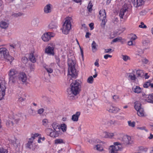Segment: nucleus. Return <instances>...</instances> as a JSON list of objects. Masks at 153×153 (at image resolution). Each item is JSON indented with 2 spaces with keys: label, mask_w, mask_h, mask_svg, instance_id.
<instances>
[{
  "label": "nucleus",
  "mask_w": 153,
  "mask_h": 153,
  "mask_svg": "<svg viewBox=\"0 0 153 153\" xmlns=\"http://www.w3.org/2000/svg\"><path fill=\"white\" fill-rule=\"evenodd\" d=\"M70 88L68 89V97L70 100H75L76 96L79 94L80 90L81 85L80 82L75 80L70 85Z\"/></svg>",
  "instance_id": "nucleus-1"
},
{
  "label": "nucleus",
  "mask_w": 153,
  "mask_h": 153,
  "mask_svg": "<svg viewBox=\"0 0 153 153\" xmlns=\"http://www.w3.org/2000/svg\"><path fill=\"white\" fill-rule=\"evenodd\" d=\"M0 58L5 59L9 61L10 64L14 59L13 57L9 55L8 51L5 48H0Z\"/></svg>",
  "instance_id": "nucleus-2"
},
{
  "label": "nucleus",
  "mask_w": 153,
  "mask_h": 153,
  "mask_svg": "<svg viewBox=\"0 0 153 153\" xmlns=\"http://www.w3.org/2000/svg\"><path fill=\"white\" fill-rule=\"evenodd\" d=\"M72 21L71 17H67L66 20L63 25L62 30L63 33L67 34L68 33L69 30L71 28V22Z\"/></svg>",
  "instance_id": "nucleus-3"
},
{
  "label": "nucleus",
  "mask_w": 153,
  "mask_h": 153,
  "mask_svg": "<svg viewBox=\"0 0 153 153\" xmlns=\"http://www.w3.org/2000/svg\"><path fill=\"white\" fill-rule=\"evenodd\" d=\"M68 64L69 66L68 71L71 73L70 74L72 77L76 76L77 73L75 68V63L74 61L70 58H68Z\"/></svg>",
  "instance_id": "nucleus-4"
},
{
  "label": "nucleus",
  "mask_w": 153,
  "mask_h": 153,
  "mask_svg": "<svg viewBox=\"0 0 153 153\" xmlns=\"http://www.w3.org/2000/svg\"><path fill=\"white\" fill-rule=\"evenodd\" d=\"M121 149L120 143L118 142H115L113 145L111 146L109 148L110 153H118V151Z\"/></svg>",
  "instance_id": "nucleus-5"
},
{
  "label": "nucleus",
  "mask_w": 153,
  "mask_h": 153,
  "mask_svg": "<svg viewBox=\"0 0 153 153\" xmlns=\"http://www.w3.org/2000/svg\"><path fill=\"white\" fill-rule=\"evenodd\" d=\"M6 88L5 81L0 80V100L3 99L5 95Z\"/></svg>",
  "instance_id": "nucleus-6"
},
{
  "label": "nucleus",
  "mask_w": 153,
  "mask_h": 153,
  "mask_svg": "<svg viewBox=\"0 0 153 153\" xmlns=\"http://www.w3.org/2000/svg\"><path fill=\"white\" fill-rule=\"evenodd\" d=\"M54 47L53 43L50 44V45L48 46L45 48V53L49 55H54Z\"/></svg>",
  "instance_id": "nucleus-7"
},
{
  "label": "nucleus",
  "mask_w": 153,
  "mask_h": 153,
  "mask_svg": "<svg viewBox=\"0 0 153 153\" xmlns=\"http://www.w3.org/2000/svg\"><path fill=\"white\" fill-rule=\"evenodd\" d=\"M99 14L101 17L103 16V18L102 20V22L101 23V26L104 27L107 21L106 19V14L105 10H100L99 12Z\"/></svg>",
  "instance_id": "nucleus-8"
},
{
  "label": "nucleus",
  "mask_w": 153,
  "mask_h": 153,
  "mask_svg": "<svg viewBox=\"0 0 153 153\" xmlns=\"http://www.w3.org/2000/svg\"><path fill=\"white\" fill-rule=\"evenodd\" d=\"M46 131L47 133H49V135L52 137H58V132L54 131L52 129L50 128H47L46 129Z\"/></svg>",
  "instance_id": "nucleus-9"
},
{
  "label": "nucleus",
  "mask_w": 153,
  "mask_h": 153,
  "mask_svg": "<svg viewBox=\"0 0 153 153\" xmlns=\"http://www.w3.org/2000/svg\"><path fill=\"white\" fill-rule=\"evenodd\" d=\"M123 143L126 145H129L132 143L131 137L127 135L123 137Z\"/></svg>",
  "instance_id": "nucleus-10"
},
{
  "label": "nucleus",
  "mask_w": 153,
  "mask_h": 153,
  "mask_svg": "<svg viewBox=\"0 0 153 153\" xmlns=\"http://www.w3.org/2000/svg\"><path fill=\"white\" fill-rule=\"evenodd\" d=\"M53 37L51 35L50 32L45 33L42 36V38L43 40L45 42H48L51 39V37Z\"/></svg>",
  "instance_id": "nucleus-11"
},
{
  "label": "nucleus",
  "mask_w": 153,
  "mask_h": 153,
  "mask_svg": "<svg viewBox=\"0 0 153 153\" xmlns=\"http://www.w3.org/2000/svg\"><path fill=\"white\" fill-rule=\"evenodd\" d=\"M120 109L116 107L113 106H111L107 109L109 112L111 113H116L118 112Z\"/></svg>",
  "instance_id": "nucleus-12"
},
{
  "label": "nucleus",
  "mask_w": 153,
  "mask_h": 153,
  "mask_svg": "<svg viewBox=\"0 0 153 153\" xmlns=\"http://www.w3.org/2000/svg\"><path fill=\"white\" fill-rule=\"evenodd\" d=\"M19 76V80L23 82H25L27 80V77L26 74L24 72L20 73Z\"/></svg>",
  "instance_id": "nucleus-13"
},
{
  "label": "nucleus",
  "mask_w": 153,
  "mask_h": 153,
  "mask_svg": "<svg viewBox=\"0 0 153 153\" xmlns=\"http://www.w3.org/2000/svg\"><path fill=\"white\" fill-rule=\"evenodd\" d=\"M52 5L51 4H49L45 6L44 9V11L45 13H48L51 12Z\"/></svg>",
  "instance_id": "nucleus-14"
},
{
  "label": "nucleus",
  "mask_w": 153,
  "mask_h": 153,
  "mask_svg": "<svg viewBox=\"0 0 153 153\" xmlns=\"http://www.w3.org/2000/svg\"><path fill=\"white\" fill-rule=\"evenodd\" d=\"M8 75L9 76H16L17 77L18 72L14 69H12L10 70L9 72Z\"/></svg>",
  "instance_id": "nucleus-15"
},
{
  "label": "nucleus",
  "mask_w": 153,
  "mask_h": 153,
  "mask_svg": "<svg viewBox=\"0 0 153 153\" xmlns=\"http://www.w3.org/2000/svg\"><path fill=\"white\" fill-rule=\"evenodd\" d=\"M9 23L8 21H2L0 23V26L1 28L6 29L8 26Z\"/></svg>",
  "instance_id": "nucleus-16"
},
{
  "label": "nucleus",
  "mask_w": 153,
  "mask_h": 153,
  "mask_svg": "<svg viewBox=\"0 0 153 153\" xmlns=\"http://www.w3.org/2000/svg\"><path fill=\"white\" fill-rule=\"evenodd\" d=\"M80 114V112H76L75 114H74L72 116L71 120L73 121H77Z\"/></svg>",
  "instance_id": "nucleus-17"
},
{
  "label": "nucleus",
  "mask_w": 153,
  "mask_h": 153,
  "mask_svg": "<svg viewBox=\"0 0 153 153\" xmlns=\"http://www.w3.org/2000/svg\"><path fill=\"white\" fill-rule=\"evenodd\" d=\"M54 130L57 132H59L60 130V126L56 123H53L52 125Z\"/></svg>",
  "instance_id": "nucleus-18"
},
{
  "label": "nucleus",
  "mask_w": 153,
  "mask_h": 153,
  "mask_svg": "<svg viewBox=\"0 0 153 153\" xmlns=\"http://www.w3.org/2000/svg\"><path fill=\"white\" fill-rule=\"evenodd\" d=\"M128 11L127 8H123L121 9L120 12L119 14L120 17L121 19H123V16Z\"/></svg>",
  "instance_id": "nucleus-19"
},
{
  "label": "nucleus",
  "mask_w": 153,
  "mask_h": 153,
  "mask_svg": "<svg viewBox=\"0 0 153 153\" xmlns=\"http://www.w3.org/2000/svg\"><path fill=\"white\" fill-rule=\"evenodd\" d=\"M132 91L135 93H139L141 91V89L139 86H135L133 87Z\"/></svg>",
  "instance_id": "nucleus-20"
},
{
  "label": "nucleus",
  "mask_w": 153,
  "mask_h": 153,
  "mask_svg": "<svg viewBox=\"0 0 153 153\" xmlns=\"http://www.w3.org/2000/svg\"><path fill=\"white\" fill-rule=\"evenodd\" d=\"M9 82L11 84H14L16 82L17 77L16 76H9Z\"/></svg>",
  "instance_id": "nucleus-21"
},
{
  "label": "nucleus",
  "mask_w": 153,
  "mask_h": 153,
  "mask_svg": "<svg viewBox=\"0 0 153 153\" xmlns=\"http://www.w3.org/2000/svg\"><path fill=\"white\" fill-rule=\"evenodd\" d=\"M39 20L37 18L33 19L32 21L31 24L33 26H37L39 23Z\"/></svg>",
  "instance_id": "nucleus-22"
},
{
  "label": "nucleus",
  "mask_w": 153,
  "mask_h": 153,
  "mask_svg": "<svg viewBox=\"0 0 153 153\" xmlns=\"http://www.w3.org/2000/svg\"><path fill=\"white\" fill-rule=\"evenodd\" d=\"M48 27L50 29H56L57 27V26L56 23L54 22H52L48 25Z\"/></svg>",
  "instance_id": "nucleus-23"
},
{
  "label": "nucleus",
  "mask_w": 153,
  "mask_h": 153,
  "mask_svg": "<svg viewBox=\"0 0 153 153\" xmlns=\"http://www.w3.org/2000/svg\"><path fill=\"white\" fill-rule=\"evenodd\" d=\"M134 108L136 111L138 110L139 108H142L141 107V104L139 102L137 101L135 102H134Z\"/></svg>",
  "instance_id": "nucleus-24"
},
{
  "label": "nucleus",
  "mask_w": 153,
  "mask_h": 153,
  "mask_svg": "<svg viewBox=\"0 0 153 153\" xmlns=\"http://www.w3.org/2000/svg\"><path fill=\"white\" fill-rule=\"evenodd\" d=\"M136 74L137 75V77H143L144 76V73L143 71L142 70H138L136 72Z\"/></svg>",
  "instance_id": "nucleus-25"
},
{
  "label": "nucleus",
  "mask_w": 153,
  "mask_h": 153,
  "mask_svg": "<svg viewBox=\"0 0 153 153\" xmlns=\"http://www.w3.org/2000/svg\"><path fill=\"white\" fill-rule=\"evenodd\" d=\"M137 114L139 116H143L144 115L143 110L142 108H139L138 110H137Z\"/></svg>",
  "instance_id": "nucleus-26"
},
{
  "label": "nucleus",
  "mask_w": 153,
  "mask_h": 153,
  "mask_svg": "<svg viewBox=\"0 0 153 153\" xmlns=\"http://www.w3.org/2000/svg\"><path fill=\"white\" fill-rule=\"evenodd\" d=\"M29 59L33 63H35L36 61V59L33 53H31Z\"/></svg>",
  "instance_id": "nucleus-27"
},
{
  "label": "nucleus",
  "mask_w": 153,
  "mask_h": 153,
  "mask_svg": "<svg viewBox=\"0 0 153 153\" xmlns=\"http://www.w3.org/2000/svg\"><path fill=\"white\" fill-rule=\"evenodd\" d=\"M114 136V134L113 133H111L109 132H105L104 137L105 138H111Z\"/></svg>",
  "instance_id": "nucleus-28"
},
{
  "label": "nucleus",
  "mask_w": 153,
  "mask_h": 153,
  "mask_svg": "<svg viewBox=\"0 0 153 153\" xmlns=\"http://www.w3.org/2000/svg\"><path fill=\"white\" fill-rule=\"evenodd\" d=\"M150 86L151 88H153V84L151 83L150 82H147L143 85V87L145 88H147Z\"/></svg>",
  "instance_id": "nucleus-29"
},
{
  "label": "nucleus",
  "mask_w": 153,
  "mask_h": 153,
  "mask_svg": "<svg viewBox=\"0 0 153 153\" xmlns=\"http://www.w3.org/2000/svg\"><path fill=\"white\" fill-rule=\"evenodd\" d=\"M94 149L99 151H101L103 150L102 147L100 145L98 144L96 145L94 147Z\"/></svg>",
  "instance_id": "nucleus-30"
},
{
  "label": "nucleus",
  "mask_w": 153,
  "mask_h": 153,
  "mask_svg": "<svg viewBox=\"0 0 153 153\" xmlns=\"http://www.w3.org/2000/svg\"><path fill=\"white\" fill-rule=\"evenodd\" d=\"M13 122L10 120H8L6 123V125L8 127H11L13 125Z\"/></svg>",
  "instance_id": "nucleus-31"
},
{
  "label": "nucleus",
  "mask_w": 153,
  "mask_h": 153,
  "mask_svg": "<svg viewBox=\"0 0 153 153\" xmlns=\"http://www.w3.org/2000/svg\"><path fill=\"white\" fill-rule=\"evenodd\" d=\"M93 7V5L91 3V1H90L88 4L87 8L88 10V11L89 12H91L92 10V7Z\"/></svg>",
  "instance_id": "nucleus-32"
},
{
  "label": "nucleus",
  "mask_w": 153,
  "mask_h": 153,
  "mask_svg": "<svg viewBox=\"0 0 153 153\" xmlns=\"http://www.w3.org/2000/svg\"><path fill=\"white\" fill-rule=\"evenodd\" d=\"M142 42L144 46H147L149 45L150 41L148 39H146L143 40Z\"/></svg>",
  "instance_id": "nucleus-33"
},
{
  "label": "nucleus",
  "mask_w": 153,
  "mask_h": 153,
  "mask_svg": "<svg viewBox=\"0 0 153 153\" xmlns=\"http://www.w3.org/2000/svg\"><path fill=\"white\" fill-rule=\"evenodd\" d=\"M44 68L47 72L49 73H51L53 71V69L47 66H44Z\"/></svg>",
  "instance_id": "nucleus-34"
},
{
  "label": "nucleus",
  "mask_w": 153,
  "mask_h": 153,
  "mask_svg": "<svg viewBox=\"0 0 153 153\" xmlns=\"http://www.w3.org/2000/svg\"><path fill=\"white\" fill-rule=\"evenodd\" d=\"M60 129H61L63 132L66 131L67 129L66 125L65 124H62L60 127Z\"/></svg>",
  "instance_id": "nucleus-35"
},
{
  "label": "nucleus",
  "mask_w": 153,
  "mask_h": 153,
  "mask_svg": "<svg viewBox=\"0 0 153 153\" xmlns=\"http://www.w3.org/2000/svg\"><path fill=\"white\" fill-rule=\"evenodd\" d=\"M94 78L92 76H89L87 79V82L88 83L90 84H92L94 81Z\"/></svg>",
  "instance_id": "nucleus-36"
},
{
  "label": "nucleus",
  "mask_w": 153,
  "mask_h": 153,
  "mask_svg": "<svg viewBox=\"0 0 153 153\" xmlns=\"http://www.w3.org/2000/svg\"><path fill=\"white\" fill-rule=\"evenodd\" d=\"M18 117H19V118H16V119L15 120V121L16 123H18L19 120L23 118V116H25L24 114H19L18 115Z\"/></svg>",
  "instance_id": "nucleus-37"
},
{
  "label": "nucleus",
  "mask_w": 153,
  "mask_h": 153,
  "mask_svg": "<svg viewBox=\"0 0 153 153\" xmlns=\"http://www.w3.org/2000/svg\"><path fill=\"white\" fill-rule=\"evenodd\" d=\"M96 45V43L94 41L91 44L92 49L93 52H94V50L95 51L97 50Z\"/></svg>",
  "instance_id": "nucleus-38"
},
{
  "label": "nucleus",
  "mask_w": 153,
  "mask_h": 153,
  "mask_svg": "<svg viewBox=\"0 0 153 153\" xmlns=\"http://www.w3.org/2000/svg\"><path fill=\"white\" fill-rule=\"evenodd\" d=\"M129 77L132 80H135L136 79L135 75L132 73L130 74L129 75Z\"/></svg>",
  "instance_id": "nucleus-39"
},
{
  "label": "nucleus",
  "mask_w": 153,
  "mask_h": 153,
  "mask_svg": "<svg viewBox=\"0 0 153 153\" xmlns=\"http://www.w3.org/2000/svg\"><path fill=\"white\" fill-rule=\"evenodd\" d=\"M48 120L46 119H44L42 120V124L44 126H46L48 125Z\"/></svg>",
  "instance_id": "nucleus-40"
},
{
  "label": "nucleus",
  "mask_w": 153,
  "mask_h": 153,
  "mask_svg": "<svg viewBox=\"0 0 153 153\" xmlns=\"http://www.w3.org/2000/svg\"><path fill=\"white\" fill-rule=\"evenodd\" d=\"M123 59L125 61H127L128 59H130V57L127 56L125 55H122Z\"/></svg>",
  "instance_id": "nucleus-41"
},
{
  "label": "nucleus",
  "mask_w": 153,
  "mask_h": 153,
  "mask_svg": "<svg viewBox=\"0 0 153 153\" xmlns=\"http://www.w3.org/2000/svg\"><path fill=\"white\" fill-rule=\"evenodd\" d=\"M122 39L121 37H117L116 38L112 40L113 42H120Z\"/></svg>",
  "instance_id": "nucleus-42"
},
{
  "label": "nucleus",
  "mask_w": 153,
  "mask_h": 153,
  "mask_svg": "<svg viewBox=\"0 0 153 153\" xmlns=\"http://www.w3.org/2000/svg\"><path fill=\"white\" fill-rule=\"evenodd\" d=\"M113 51V50H112L111 48L105 49L104 50V53H110L111 52H112Z\"/></svg>",
  "instance_id": "nucleus-43"
},
{
  "label": "nucleus",
  "mask_w": 153,
  "mask_h": 153,
  "mask_svg": "<svg viewBox=\"0 0 153 153\" xmlns=\"http://www.w3.org/2000/svg\"><path fill=\"white\" fill-rule=\"evenodd\" d=\"M56 62L57 64V65L60 67V60L59 58L58 57L56 56L55 57Z\"/></svg>",
  "instance_id": "nucleus-44"
},
{
  "label": "nucleus",
  "mask_w": 153,
  "mask_h": 153,
  "mask_svg": "<svg viewBox=\"0 0 153 153\" xmlns=\"http://www.w3.org/2000/svg\"><path fill=\"white\" fill-rule=\"evenodd\" d=\"M22 61L23 63L25 64L27 62L28 60L26 57L24 56L22 58Z\"/></svg>",
  "instance_id": "nucleus-45"
},
{
  "label": "nucleus",
  "mask_w": 153,
  "mask_h": 153,
  "mask_svg": "<svg viewBox=\"0 0 153 153\" xmlns=\"http://www.w3.org/2000/svg\"><path fill=\"white\" fill-rule=\"evenodd\" d=\"M56 144H60L63 143V140L61 139H58L55 140Z\"/></svg>",
  "instance_id": "nucleus-46"
},
{
  "label": "nucleus",
  "mask_w": 153,
  "mask_h": 153,
  "mask_svg": "<svg viewBox=\"0 0 153 153\" xmlns=\"http://www.w3.org/2000/svg\"><path fill=\"white\" fill-rule=\"evenodd\" d=\"M139 27L141 28H146L147 27L146 25H145L144 23L143 22H141L140 25L139 26Z\"/></svg>",
  "instance_id": "nucleus-47"
},
{
  "label": "nucleus",
  "mask_w": 153,
  "mask_h": 153,
  "mask_svg": "<svg viewBox=\"0 0 153 153\" xmlns=\"http://www.w3.org/2000/svg\"><path fill=\"white\" fill-rule=\"evenodd\" d=\"M128 125L130 126L134 127L135 126V123L134 121L131 122V121H128Z\"/></svg>",
  "instance_id": "nucleus-48"
},
{
  "label": "nucleus",
  "mask_w": 153,
  "mask_h": 153,
  "mask_svg": "<svg viewBox=\"0 0 153 153\" xmlns=\"http://www.w3.org/2000/svg\"><path fill=\"white\" fill-rule=\"evenodd\" d=\"M7 151L6 149L2 148H0V153H7Z\"/></svg>",
  "instance_id": "nucleus-49"
},
{
  "label": "nucleus",
  "mask_w": 153,
  "mask_h": 153,
  "mask_svg": "<svg viewBox=\"0 0 153 153\" xmlns=\"http://www.w3.org/2000/svg\"><path fill=\"white\" fill-rule=\"evenodd\" d=\"M22 15V13H15L13 14V16L14 17H18L21 16Z\"/></svg>",
  "instance_id": "nucleus-50"
},
{
  "label": "nucleus",
  "mask_w": 153,
  "mask_h": 153,
  "mask_svg": "<svg viewBox=\"0 0 153 153\" xmlns=\"http://www.w3.org/2000/svg\"><path fill=\"white\" fill-rule=\"evenodd\" d=\"M34 139V137H32L30 138L29 139L28 142L32 144L33 142V141Z\"/></svg>",
  "instance_id": "nucleus-51"
},
{
  "label": "nucleus",
  "mask_w": 153,
  "mask_h": 153,
  "mask_svg": "<svg viewBox=\"0 0 153 153\" xmlns=\"http://www.w3.org/2000/svg\"><path fill=\"white\" fill-rule=\"evenodd\" d=\"M44 111V109L42 108H40L38 110V113L39 114H41Z\"/></svg>",
  "instance_id": "nucleus-52"
},
{
  "label": "nucleus",
  "mask_w": 153,
  "mask_h": 153,
  "mask_svg": "<svg viewBox=\"0 0 153 153\" xmlns=\"http://www.w3.org/2000/svg\"><path fill=\"white\" fill-rule=\"evenodd\" d=\"M112 57V56L111 55L109 54H105L104 56V58L105 59H108V57L111 58Z\"/></svg>",
  "instance_id": "nucleus-53"
},
{
  "label": "nucleus",
  "mask_w": 153,
  "mask_h": 153,
  "mask_svg": "<svg viewBox=\"0 0 153 153\" xmlns=\"http://www.w3.org/2000/svg\"><path fill=\"white\" fill-rule=\"evenodd\" d=\"M94 24L93 23H91L89 24V26L91 28V30H92L94 29Z\"/></svg>",
  "instance_id": "nucleus-54"
},
{
  "label": "nucleus",
  "mask_w": 153,
  "mask_h": 153,
  "mask_svg": "<svg viewBox=\"0 0 153 153\" xmlns=\"http://www.w3.org/2000/svg\"><path fill=\"white\" fill-rule=\"evenodd\" d=\"M32 144L28 142L26 144V146L27 148L29 149H31V146Z\"/></svg>",
  "instance_id": "nucleus-55"
},
{
  "label": "nucleus",
  "mask_w": 153,
  "mask_h": 153,
  "mask_svg": "<svg viewBox=\"0 0 153 153\" xmlns=\"http://www.w3.org/2000/svg\"><path fill=\"white\" fill-rule=\"evenodd\" d=\"M119 98L118 96L117 95H114L113 96V98L114 100H116L117 99Z\"/></svg>",
  "instance_id": "nucleus-56"
},
{
  "label": "nucleus",
  "mask_w": 153,
  "mask_h": 153,
  "mask_svg": "<svg viewBox=\"0 0 153 153\" xmlns=\"http://www.w3.org/2000/svg\"><path fill=\"white\" fill-rule=\"evenodd\" d=\"M98 59H97L96 61V62L94 63V65L95 66H96L97 67H99V65L98 63Z\"/></svg>",
  "instance_id": "nucleus-57"
},
{
  "label": "nucleus",
  "mask_w": 153,
  "mask_h": 153,
  "mask_svg": "<svg viewBox=\"0 0 153 153\" xmlns=\"http://www.w3.org/2000/svg\"><path fill=\"white\" fill-rule=\"evenodd\" d=\"M137 36L135 35H134V37H132L131 38L130 40H132V41L133 40H135L137 39Z\"/></svg>",
  "instance_id": "nucleus-58"
},
{
  "label": "nucleus",
  "mask_w": 153,
  "mask_h": 153,
  "mask_svg": "<svg viewBox=\"0 0 153 153\" xmlns=\"http://www.w3.org/2000/svg\"><path fill=\"white\" fill-rule=\"evenodd\" d=\"M91 35V34L87 32L86 33V34L85 36V37L86 38H89V35Z\"/></svg>",
  "instance_id": "nucleus-59"
},
{
  "label": "nucleus",
  "mask_w": 153,
  "mask_h": 153,
  "mask_svg": "<svg viewBox=\"0 0 153 153\" xmlns=\"http://www.w3.org/2000/svg\"><path fill=\"white\" fill-rule=\"evenodd\" d=\"M30 68L31 71H33L34 69V65H31L30 66Z\"/></svg>",
  "instance_id": "nucleus-60"
},
{
  "label": "nucleus",
  "mask_w": 153,
  "mask_h": 153,
  "mask_svg": "<svg viewBox=\"0 0 153 153\" xmlns=\"http://www.w3.org/2000/svg\"><path fill=\"white\" fill-rule=\"evenodd\" d=\"M79 47H80V51H81V53L82 56V58H83V55H83V50L80 47V46H79Z\"/></svg>",
  "instance_id": "nucleus-61"
},
{
  "label": "nucleus",
  "mask_w": 153,
  "mask_h": 153,
  "mask_svg": "<svg viewBox=\"0 0 153 153\" xmlns=\"http://www.w3.org/2000/svg\"><path fill=\"white\" fill-rule=\"evenodd\" d=\"M128 44L129 45H133V42L132 40H130L128 41Z\"/></svg>",
  "instance_id": "nucleus-62"
},
{
  "label": "nucleus",
  "mask_w": 153,
  "mask_h": 153,
  "mask_svg": "<svg viewBox=\"0 0 153 153\" xmlns=\"http://www.w3.org/2000/svg\"><path fill=\"white\" fill-rule=\"evenodd\" d=\"M108 122L110 123V125H111L114 124V123L115 121L111 120L109 121Z\"/></svg>",
  "instance_id": "nucleus-63"
},
{
  "label": "nucleus",
  "mask_w": 153,
  "mask_h": 153,
  "mask_svg": "<svg viewBox=\"0 0 153 153\" xmlns=\"http://www.w3.org/2000/svg\"><path fill=\"white\" fill-rule=\"evenodd\" d=\"M144 76L146 79H148L149 77V76L148 75V74L147 73L145 74Z\"/></svg>",
  "instance_id": "nucleus-64"
}]
</instances>
